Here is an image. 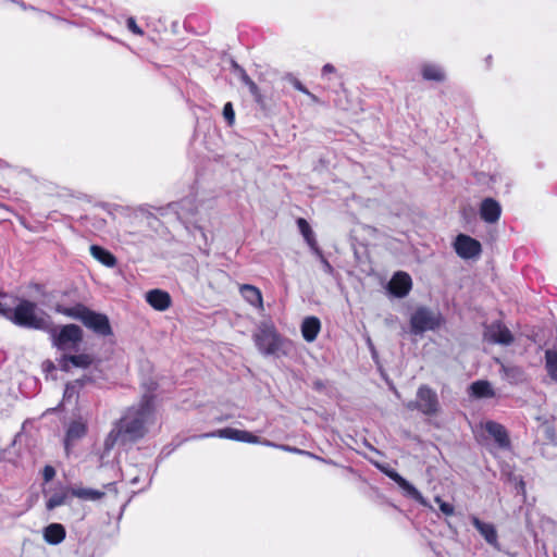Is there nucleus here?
Returning a JSON list of instances; mask_svg holds the SVG:
<instances>
[{
	"label": "nucleus",
	"instance_id": "1",
	"mask_svg": "<svg viewBox=\"0 0 557 557\" xmlns=\"http://www.w3.org/2000/svg\"><path fill=\"white\" fill-rule=\"evenodd\" d=\"M152 422V396L145 395L138 405L129 407L115 423L104 441V448L110 450L117 444L126 445L138 441L144 437Z\"/></svg>",
	"mask_w": 557,
	"mask_h": 557
},
{
	"label": "nucleus",
	"instance_id": "2",
	"mask_svg": "<svg viewBox=\"0 0 557 557\" xmlns=\"http://www.w3.org/2000/svg\"><path fill=\"white\" fill-rule=\"evenodd\" d=\"M3 314L16 325L24 327L46 330L50 325L49 318L29 300H22L12 312L4 311Z\"/></svg>",
	"mask_w": 557,
	"mask_h": 557
},
{
	"label": "nucleus",
	"instance_id": "3",
	"mask_svg": "<svg viewBox=\"0 0 557 557\" xmlns=\"http://www.w3.org/2000/svg\"><path fill=\"white\" fill-rule=\"evenodd\" d=\"M58 312L70 318L79 320L86 327L101 336H109L112 333L109 319L106 314L95 312L83 305L71 308L58 307Z\"/></svg>",
	"mask_w": 557,
	"mask_h": 557
},
{
	"label": "nucleus",
	"instance_id": "4",
	"mask_svg": "<svg viewBox=\"0 0 557 557\" xmlns=\"http://www.w3.org/2000/svg\"><path fill=\"white\" fill-rule=\"evenodd\" d=\"M256 346L263 355H274L280 349L281 339L273 324L262 322L253 334Z\"/></svg>",
	"mask_w": 557,
	"mask_h": 557
},
{
	"label": "nucleus",
	"instance_id": "5",
	"mask_svg": "<svg viewBox=\"0 0 557 557\" xmlns=\"http://www.w3.org/2000/svg\"><path fill=\"white\" fill-rule=\"evenodd\" d=\"M82 339V329L75 324L64 325L52 334L53 345L60 350H76Z\"/></svg>",
	"mask_w": 557,
	"mask_h": 557
},
{
	"label": "nucleus",
	"instance_id": "6",
	"mask_svg": "<svg viewBox=\"0 0 557 557\" xmlns=\"http://www.w3.org/2000/svg\"><path fill=\"white\" fill-rule=\"evenodd\" d=\"M441 324V315L426 308H419L411 317V332L421 334L426 331H433Z\"/></svg>",
	"mask_w": 557,
	"mask_h": 557
},
{
	"label": "nucleus",
	"instance_id": "7",
	"mask_svg": "<svg viewBox=\"0 0 557 557\" xmlns=\"http://www.w3.org/2000/svg\"><path fill=\"white\" fill-rule=\"evenodd\" d=\"M408 409H419L424 414H435L438 411V400L436 393L430 387L423 385L418 389L417 400L407 405Z\"/></svg>",
	"mask_w": 557,
	"mask_h": 557
},
{
	"label": "nucleus",
	"instance_id": "8",
	"mask_svg": "<svg viewBox=\"0 0 557 557\" xmlns=\"http://www.w3.org/2000/svg\"><path fill=\"white\" fill-rule=\"evenodd\" d=\"M198 437L199 438L220 437V438H226V440L249 443V444L260 443V438L258 436L253 435L252 433L245 431V430L234 429V428L220 429L214 432L201 434Z\"/></svg>",
	"mask_w": 557,
	"mask_h": 557
},
{
	"label": "nucleus",
	"instance_id": "9",
	"mask_svg": "<svg viewBox=\"0 0 557 557\" xmlns=\"http://www.w3.org/2000/svg\"><path fill=\"white\" fill-rule=\"evenodd\" d=\"M484 339L493 343L508 346L513 342L511 332L500 322H494L484 330Z\"/></svg>",
	"mask_w": 557,
	"mask_h": 557
},
{
	"label": "nucleus",
	"instance_id": "10",
	"mask_svg": "<svg viewBox=\"0 0 557 557\" xmlns=\"http://www.w3.org/2000/svg\"><path fill=\"white\" fill-rule=\"evenodd\" d=\"M454 246L457 255L463 259L476 258L481 253L480 242L468 235H458Z\"/></svg>",
	"mask_w": 557,
	"mask_h": 557
},
{
	"label": "nucleus",
	"instance_id": "11",
	"mask_svg": "<svg viewBox=\"0 0 557 557\" xmlns=\"http://www.w3.org/2000/svg\"><path fill=\"white\" fill-rule=\"evenodd\" d=\"M380 468L389 479L397 483L398 486L403 488L408 496L420 503L422 506H429L426 499L422 496V494L411 483L404 479L399 473H397L395 470L391 468Z\"/></svg>",
	"mask_w": 557,
	"mask_h": 557
},
{
	"label": "nucleus",
	"instance_id": "12",
	"mask_svg": "<svg viewBox=\"0 0 557 557\" xmlns=\"http://www.w3.org/2000/svg\"><path fill=\"white\" fill-rule=\"evenodd\" d=\"M500 214L502 207L498 201L490 197L482 200L480 205V216L484 222L494 224L498 222Z\"/></svg>",
	"mask_w": 557,
	"mask_h": 557
},
{
	"label": "nucleus",
	"instance_id": "13",
	"mask_svg": "<svg viewBox=\"0 0 557 557\" xmlns=\"http://www.w3.org/2000/svg\"><path fill=\"white\" fill-rule=\"evenodd\" d=\"M411 277L405 272H397L392 277L388 289L396 297H405L411 289Z\"/></svg>",
	"mask_w": 557,
	"mask_h": 557
},
{
	"label": "nucleus",
	"instance_id": "14",
	"mask_svg": "<svg viewBox=\"0 0 557 557\" xmlns=\"http://www.w3.org/2000/svg\"><path fill=\"white\" fill-rule=\"evenodd\" d=\"M537 431L544 437V444L557 446V426L554 419L537 417Z\"/></svg>",
	"mask_w": 557,
	"mask_h": 557
},
{
	"label": "nucleus",
	"instance_id": "15",
	"mask_svg": "<svg viewBox=\"0 0 557 557\" xmlns=\"http://www.w3.org/2000/svg\"><path fill=\"white\" fill-rule=\"evenodd\" d=\"M496 362L500 366V376L510 384H520L525 381V374L520 367L513 364H507L496 359Z\"/></svg>",
	"mask_w": 557,
	"mask_h": 557
},
{
	"label": "nucleus",
	"instance_id": "16",
	"mask_svg": "<svg viewBox=\"0 0 557 557\" xmlns=\"http://www.w3.org/2000/svg\"><path fill=\"white\" fill-rule=\"evenodd\" d=\"M239 293L248 304L259 310H263V298L258 287L250 284H243L239 286Z\"/></svg>",
	"mask_w": 557,
	"mask_h": 557
},
{
	"label": "nucleus",
	"instance_id": "17",
	"mask_svg": "<svg viewBox=\"0 0 557 557\" xmlns=\"http://www.w3.org/2000/svg\"><path fill=\"white\" fill-rule=\"evenodd\" d=\"M92 358L87 354L64 355L60 360V367L63 371H70L71 366L77 368H88Z\"/></svg>",
	"mask_w": 557,
	"mask_h": 557
},
{
	"label": "nucleus",
	"instance_id": "18",
	"mask_svg": "<svg viewBox=\"0 0 557 557\" xmlns=\"http://www.w3.org/2000/svg\"><path fill=\"white\" fill-rule=\"evenodd\" d=\"M147 302L159 311L166 310L171 305L170 295L166 292L160 289H153L146 294Z\"/></svg>",
	"mask_w": 557,
	"mask_h": 557
},
{
	"label": "nucleus",
	"instance_id": "19",
	"mask_svg": "<svg viewBox=\"0 0 557 557\" xmlns=\"http://www.w3.org/2000/svg\"><path fill=\"white\" fill-rule=\"evenodd\" d=\"M472 523L488 544L497 547V532L493 524L485 523L476 517H472Z\"/></svg>",
	"mask_w": 557,
	"mask_h": 557
},
{
	"label": "nucleus",
	"instance_id": "20",
	"mask_svg": "<svg viewBox=\"0 0 557 557\" xmlns=\"http://www.w3.org/2000/svg\"><path fill=\"white\" fill-rule=\"evenodd\" d=\"M421 74L425 81H433L437 83L444 82L446 78L444 69L435 63H424L421 66Z\"/></svg>",
	"mask_w": 557,
	"mask_h": 557
},
{
	"label": "nucleus",
	"instance_id": "21",
	"mask_svg": "<svg viewBox=\"0 0 557 557\" xmlns=\"http://www.w3.org/2000/svg\"><path fill=\"white\" fill-rule=\"evenodd\" d=\"M486 432L494 437L500 447H507L509 445V438L505 428L494 421H488L485 424Z\"/></svg>",
	"mask_w": 557,
	"mask_h": 557
},
{
	"label": "nucleus",
	"instance_id": "22",
	"mask_svg": "<svg viewBox=\"0 0 557 557\" xmlns=\"http://www.w3.org/2000/svg\"><path fill=\"white\" fill-rule=\"evenodd\" d=\"M321 329L320 320L315 317H308L302 321L301 333L307 342H313Z\"/></svg>",
	"mask_w": 557,
	"mask_h": 557
},
{
	"label": "nucleus",
	"instance_id": "23",
	"mask_svg": "<svg viewBox=\"0 0 557 557\" xmlns=\"http://www.w3.org/2000/svg\"><path fill=\"white\" fill-rule=\"evenodd\" d=\"M44 539L51 545H57L65 539V529L62 524L51 523L44 531Z\"/></svg>",
	"mask_w": 557,
	"mask_h": 557
},
{
	"label": "nucleus",
	"instance_id": "24",
	"mask_svg": "<svg viewBox=\"0 0 557 557\" xmlns=\"http://www.w3.org/2000/svg\"><path fill=\"white\" fill-rule=\"evenodd\" d=\"M69 492L74 497L90 502H97L104 496V492L102 491L82 486L72 487Z\"/></svg>",
	"mask_w": 557,
	"mask_h": 557
},
{
	"label": "nucleus",
	"instance_id": "25",
	"mask_svg": "<svg viewBox=\"0 0 557 557\" xmlns=\"http://www.w3.org/2000/svg\"><path fill=\"white\" fill-rule=\"evenodd\" d=\"M470 393L475 398H492L495 396V392L487 381H476L473 382L470 387Z\"/></svg>",
	"mask_w": 557,
	"mask_h": 557
},
{
	"label": "nucleus",
	"instance_id": "26",
	"mask_svg": "<svg viewBox=\"0 0 557 557\" xmlns=\"http://www.w3.org/2000/svg\"><path fill=\"white\" fill-rule=\"evenodd\" d=\"M89 250H90V255L96 260H98L100 263H102L103 265L109 267V268H112L115 265V263H116L115 257L107 249H104L100 246H97V245H92V246H90Z\"/></svg>",
	"mask_w": 557,
	"mask_h": 557
},
{
	"label": "nucleus",
	"instance_id": "27",
	"mask_svg": "<svg viewBox=\"0 0 557 557\" xmlns=\"http://www.w3.org/2000/svg\"><path fill=\"white\" fill-rule=\"evenodd\" d=\"M86 424L81 421H73L66 432V438H65V449L69 450L70 443L72 441H76L82 438L86 434Z\"/></svg>",
	"mask_w": 557,
	"mask_h": 557
},
{
	"label": "nucleus",
	"instance_id": "28",
	"mask_svg": "<svg viewBox=\"0 0 557 557\" xmlns=\"http://www.w3.org/2000/svg\"><path fill=\"white\" fill-rule=\"evenodd\" d=\"M67 493L69 492L64 490L53 493L46 503L47 509L52 510L57 507L65 505L67 500Z\"/></svg>",
	"mask_w": 557,
	"mask_h": 557
},
{
	"label": "nucleus",
	"instance_id": "29",
	"mask_svg": "<svg viewBox=\"0 0 557 557\" xmlns=\"http://www.w3.org/2000/svg\"><path fill=\"white\" fill-rule=\"evenodd\" d=\"M297 225L307 244L311 247H314L315 239L309 223L305 219L299 218L297 220Z\"/></svg>",
	"mask_w": 557,
	"mask_h": 557
},
{
	"label": "nucleus",
	"instance_id": "30",
	"mask_svg": "<svg viewBox=\"0 0 557 557\" xmlns=\"http://www.w3.org/2000/svg\"><path fill=\"white\" fill-rule=\"evenodd\" d=\"M240 78L243 83L248 87L250 94L253 96L257 102H261V95L258 86L250 79L243 69H239Z\"/></svg>",
	"mask_w": 557,
	"mask_h": 557
},
{
	"label": "nucleus",
	"instance_id": "31",
	"mask_svg": "<svg viewBox=\"0 0 557 557\" xmlns=\"http://www.w3.org/2000/svg\"><path fill=\"white\" fill-rule=\"evenodd\" d=\"M546 364L549 375L557 381V351H546Z\"/></svg>",
	"mask_w": 557,
	"mask_h": 557
},
{
	"label": "nucleus",
	"instance_id": "32",
	"mask_svg": "<svg viewBox=\"0 0 557 557\" xmlns=\"http://www.w3.org/2000/svg\"><path fill=\"white\" fill-rule=\"evenodd\" d=\"M16 445H25L27 447L30 446V443L28 441V435L26 434V422L23 423L22 425V430L20 433H17L12 442V446H16Z\"/></svg>",
	"mask_w": 557,
	"mask_h": 557
},
{
	"label": "nucleus",
	"instance_id": "33",
	"mask_svg": "<svg viewBox=\"0 0 557 557\" xmlns=\"http://www.w3.org/2000/svg\"><path fill=\"white\" fill-rule=\"evenodd\" d=\"M277 448L281 449V450H284V451H288V453H293V454H298V455H306L308 457L322 460L321 458H319L318 456L313 455L310 451H306V450H302V449H299V448H296V447H292V446H288V445H280V446H277Z\"/></svg>",
	"mask_w": 557,
	"mask_h": 557
},
{
	"label": "nucleus",
	"instance_id": "34",
	"mask_svg": "<svg viewBox=\"0 0 557 557\" xmlns=\"http://www.w3.org/2000/svg\"><path fill=\"white\" fill-rule=\"evenodd\" d=\"M435 502L438 504L441 511L446 516L454 515V506L442 500L440 496L435 497Z\"/></svg>",
	"mask_w": 557,
	"mask_h": 557
},
{
	"label": "nucleus",
	"instance_id": "35",
	"mask_svg": "<svg viewBox=\"0 0 557 557\" xmlns=\"http://www.w3.org/2000/svg\"><path fill=\"white\" fill-rule=\"evenodd\" d=\"M223 115L230 125H232L234 123L235 112L233 110V106L231 102L225 103V106L223 108Z\"/></svg>",
	"mask_w": 557,
	"mask_h": 557
},
{
	"label": "nucleus",
	"instance_id": "36",
	"mask_svg": "<svg viewBox=\"0 0 557 557\" xmlns=\"http://www.w3.org/2000/svg\"><path fill=\"white\" fill-rule=\"evenodd\" d=\"M127 28L136 34L141 36L144 34L143 29L136 24V21L133 17L127 18Z\"/></svg>",
	"mask_w": 557,
	"mask_h": 557
},
{
	"label": "nucleus",
	"instance_id": "37",
	"mask_svg": "<svg viewBox=\"0 0 557 557\" xmlns=\"http://www.w3.org/2000/svg\"><path fill=\"white\" fill-rule=\"evenodd\" d=\"M293 86H294L297 90H299V91H301V92H304V94L308 95L312 100H314V101L317 100L315 96H314V95H312V94H311V92H310V91H309V90H308V89H307V88H306V87H305V86H304V85H302L298 79H294V81H293Z\"/></svg>",
	"mask_w": 557,
	"mask_h": 557
},
{
	"label": "nucleus",
	"instance_id": "38",
	"mask_svg": "<svg viewBox=\"0 0 557 557\" xmlns=\"http://www.w3.org/2000/svg\"><path fill=\"white\" fill-rule=\"evenodd\" d=\"M44 480L46 482L51 481L55 475V470L52 466H46L42 471Z\"/></svg>",
	"mask_w": 557,
	"mask_h": 557
},
{
	"label": "nucleus",
	"instance_id": "39",
	"mask_svg": "<svg viewBox=\"0 0 557 557\" xmlns=\"http://www.w3.org/2000/svg\"><path fill=\"white\" fill-rule=\"evenodd\" d=\"M335 72V67L332 64H325L322 67V75H327Z\"/></svg>",
	"mask_w": 557,
	"mask_h": 557
},
{
	"label": "nucleus",
	"instance_id": "40",
	"mask_svg": "<svg viewBox=\"0 0 557 557\" xmlns=\"http://www.w3.org/2000/svg\"><path fill=\"white\" fill-rule=\"evenodd\" d=\"M75 393L74 386L67 385L64 392V397H71Z\"/></svg>",
	"mask_w": 557,
	"mask_h": 557
},
{
	"label": "nucleus",
	"instance_id": "41",
	"mask_svg": "<svg viewBox=\"0 0 557 557\" xmlns=\"http://www.w3.org/2000/svg\"><path fill=\"white\" fill-rule=\"evenodd\" d=\"M259 444H262V445L268 446V447H274V448H277V446H280L278 444H275V443L270 442L268 440H264V441L260 440Z\"/></svg>",
	"mask_w": 557,
	"mask_h": 557
},
{
	"label": "nucleus",
	"instance_id": "42",
	"mask_svg": "<svg viewBox=\"0 0 557 557\" xmlns=\"http://www.w3.org/2000/svg\"><path fill=\"white\" fill-rule=\"evenodd\" d=\"M322 262H323V265H324L325 271L330 272V271H331V269H332V268H331V265H330V263H329L326 260H324V259L322 260Z\"/></svg>",
	"mask_w": 557,
	"mask_h": 557
},
{
	"label": "nucleus",
	"instance_id": "43",
	"mask_svg": "<svg viewBox=\"0 0 557 557\" xmlns=\"http://www.w3.org/2000/svg\"><path fill=\"white\" fill-rule=\"evenodd\" d=\"M0 313H4L3 305L0 302Z\"/></svg>",
	"mask_w": 557,
	"mask_h": 557
},
{
	"label": "nucleus",
	"instance_id": "44",
	"mask_svg": "<svg viewBox=\"0 0 557 557\" xmlns=\"http://www.w3.org/2000/svg\"><path fill=\"white\" fill-rule=\"evenodd\" d=\"M137 481H138V478L136 476V478H134V479L132 480V484L137 483Z\"/></svg>",
	"mask_w": 557,
	"mask_h": 557
}]
</instances>
